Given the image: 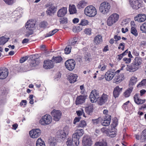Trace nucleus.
Wrapping results in <instances>:
<instances>
[{
    "mask_svg": "<svg viewBox=\"0 0 146 146\" xmlns=\"http://www.w3.org/2000/svg\"><path fill=\"white\" fill-rule=\"evenodd\" d=\"M9 74L8 70L4 67L0 68V79H3L6 78Z\"/></svg>",
    "mask_w": 146,
    "mask_h": 146,
    "instance_id": "15",
    "label": "nucleus"
},
{
    "mask_svg": "<svg viewBox=\"0 0 146 146\" xmlns=\"http://www.w3.org/2000/svg\"><path fill=\"white\" fill-rule=\"evenodd\" d=\"M84 13L87 16L93 17L97 14L96 10L95 7L93 6L90 5L85 8Z\"/></svg>",
    "mask_w": 146,
    "mask_h": 146,
    "instance_id": "2",
    "label": "nucleus"
},
{
    "mask_svg": "<svg viewBox=\"0 0 146 146\" xmlns=\"http://www.w3.org/2000/svg\"><path fill=\"white\" fill-rule=\"evenodd\" d=\"M110 9V3L107 2H104L102 3L100 5L99 10L100 12L103 14L108 13Z\"/></svg>",
    "mask_w": 146,
    "mask_h": 146,
    "instance_id": "4",
    "label": "nucleus"
},
{
    "mask_svg": "<svg viewBox=\"0 0 146 146\" xmlns=\"http://www.w3.org/2000/svg\"><path fill=\"white\" fill-rule=\"evenodd\" d=\"M119 15L116 13L111 15L108 19L107 23L108 25L111 26L118 21L119 18Z\"/></svg>",
    "mask_w": 146,
    "mask_h": 146,
    "instance_id": "6",
    "label": "nucleus"
},
{
    "mask_svg": "<svg viewBox=\"0 0 146 146\" xmlns=\"http://www.w3.org/2000/svg\"><path fill=\"white\" fill-rule=\"evenodd\" d=\"M5 2L9 5H11L14 3V0H3Z\"/></svg>",
    "mask_w": 146,
    "mask_h": 146,
    "instance_id": "59",
    "label": "nucleus"
},
{
    "mask_svg": "<svg viewBox=\"0 0 146 146\" xmlns=\"http://www.w3.org/2000/svg\"><path fill=\"white\" fill-rule=\"evenodd\" d=\"M51 116L48 114L43 116L39 121L40 123L42 125H46L50 124L52 121Z\"/></svg>",
    "mask_w": 146,
    "mask_h": 146,
    "instance_id": "5",
    "label": "nucleus"
},
{
    "mask_svg": "<svg viewBox=\"0 0 146 146\" xmlns=\"http://www.w3.org/2000/svg\"><path fill=\"white\" fill-rule=\"evenodd\" d=\"M41 132L38 129H34L29 131L30 137L33 138H36L38 137L40 135Z\"/></svg>",
    "mask_w": 146,
    "mask_h": 146,
    "instance_id": "12",
    "label": "nucleus"
},
{
    "mask_svg": "<svg viewBox=\"0 0 146 146\" xmlns=\"http://www.w3.org/2000/svg\"><path fill=\"white\" fill-rule=\"evenodd\" d=\"M131 33L135 35V36H137L138 35V33L137 31L135 28L134 27H132L131 28Z\"/></svg>",
    "mask_w": 146,
    "mask_h": 146,
    "instance_id": "44",
    "label": "nucleus"
},
{
    "mask_svg": "<svg viewBox=\"0 0 146 146\" xmlns=\"http://www.w3.org/2000/svg\"><path fill=\"white\" fill-rule=\"evenodd\" d=\"M137 81V78L135 77H132L131 78L129 81V85L130 87V86H133L135 84Z\"/></svg>",
    "mask_w": 146,
    "mask_h": 146,
    "instance_id": "35",
    "label": "nucleus"
},
{
    "mask_svg": "<svg viewBox=\"0 0 146 146\" xmlns=\"http://www.w3.org/2000/svg\"><path fill=\"white\" fill-rule=\"evenodd\" d=\"M86 113L88 114H90L93 111V106L92 104H90L89 106L85 108Z\"/></svg>",
    "mask_w": 146,
    "mask_h": 146,
    "instance_id": "31",
    "label": "nucleus"
},
{
    "mask_svg": "<svg viewBox=\"0 0 146 146\" xmlns=\"http://www.w3.org/2000/svg\"><path fill=\"white\" fill-rule=\"evenodd\" d=\"M71 49V47L70 45L67 46L65 48V52L66 54H69L70 52Z\"/></svg>",
    "mask_w": 146,
    "mask_h": 146,
    "instance_id": "49",
    "label": "nucleus"
},
{
    "mask_svg": "<svg viewBox=\"0 0 146 146\" xmlns=\"http://www.w3.org/2000/svg\"><path fill=\"white\" fill-rule=\"evenodd\" d=\"M122 88H120L119 86H117L114 89L113 95L115 98L117 97L121 92Z\"/></svg>",
    "mask_w": 146,
    "mask_h": 146,
    "instance_id": "25",
    "label": "nucleus"
},
{
    "mask_svg": "<svg viewBox=\"0 0 146 146\" xmlns=\"http://www.w3.org/2000/svg\"><path fill=\"white\" fill-rule=\"evenodd\" d=\"M135 21L141 23L144 21L146 20V15L143 14H139L135 17Z\"/></svg>",
    "mask_w": 146,
    "mask_h": 146,
    "instance_id": "18",
    "label": "nucleus"
},
{
    "mask_svg": "<svg viewBox=\"0 0 146 146\" xmlns=\"http://www.w3.org/2000/svg\"><path fill=\"white\" fill-rule=\"evenodd\" d=\"M28 58V57L26 56L24 57H23L21 58L20 60V62L21 63H23L25 62L26 60H27Z\"/></svg>",
    "mask_w": 146,
    "mask_h": 146,
    "instance_id": "64",
    "label": "nucleus"
},
{
    "mask_svg": "<svg viewBox=\"0 0 146 146\" xmlns=\"http://www.w3.org/2000/svg\"><path fill=\"white\" fill-rule=\"evenodd\" d=\"M87 124L85 121L82 120L78 125V127H84L86 126Z\"/></svg>",
    "mask_w": 146,
    "mask_h": 146,
    "instance_id": "42",
    "label": "nucleus"
},
{
    "mask_svg": "<svg viewBox=\"0 0 146 146\" xmlns=\"http://www.w3.org/2000/svg\"><path fill=\"white\" fill-rule=\"evenodd\" d=\"M86 99V97L84 96H78L76 98L75 103L76 105L81 104L84 103Z\"/></svg>",
    "mask_w": 146,
    "mask_h": 146,
    "instance_id": "23",
    "label": "nucleus"
},
{
    "mask_svg": "<svg viewBox=\"0 0 146 146\" xmlns=\"http://www.w3.org/2000/svg\"><path fill=\"white\" fill-rule=\"evenodd\" d=\"M66 68L69 70H72L75 68V62L73 59L67 60L65 63Z\"/></svg>",
    "mask_w": 146,
    "mask_h": 146,
    "instance_id": "11",
    "label": "nucleus"
},
{
    "mask_svg": "<svg viewBox=\"0 0 146 146\" xmlns=\"http://www.w3.org/2000/svg\"><path fill=\"white\" fill-rule=\"evenodd\" d=\"M124 44V43L123 42L120 43L118 47V48L119 49H121L122 50H123L125 47Z\"/></svg>",
    "mask_w": 146,
    "mask_h": 146,
    "instance_id": "61",
    "label": "nucleus"
},
{
    "mask_svg": "<svg viewBox=\"0 0 146 146\" xmlns=\"http://www.w3.org/2000/svg\"><path fill=\"white\" fill-rule=\"evenodd\" d=\"M82 29L80 28L79 27H76L74 26L73 27V31L74 32L80 31Z\"/></svg>",
    "mask_w": 146,
    "mask_h": 146,
    "instance_id": "57",
    "label": "nucleus"
},
{
    "mask_svg": "<svg viewBox=\"0 0 146 146\" xmlns=\"http://www.w3.org/2000/svg\"><path fill=\"white\" fill-rule=\"evenodd\" d=\"M35 24L32 21L28 20L26 23L25 27L28 30L27 34L29 35L33 34V30Z\"/></svg>",
    "mask_w": 146,
    "mask_h": 146,
    "instance_id": "8",
    "label": "nucleus"
},
{
    "mask_svg": "<svg viewBox=\"0 0 146 146\" xmlns=\"http://www.w3.org/2000/svg\"><path fill=\"white\" fill-rule=\"evenodd\" d=\"M57 141L56 138L54 137L49 139L48 144L49 146H56Z\"/></svg>",
    "mask_w": 146,
    "mask_h": 146,
    "instance_id": "27",
    "label": "nucleus"
},
{
    "mask_svg": "<svg viewBox=\"0 0 146 146\" xmlns=\"http://www.w3.org/2000/svg\"><path fill=\"white\" fill-rule=\"evenodd\" d=\"M146 85V79L142 80L137 85V87H140Z\"/></svg>",
    "mask_w": 146,
    "mask_h": 146,
    "instance_id": "50",
    "label": "nucleus"
},
{
    "mask_svg": "<svg viewBox=\"0 0 146 146\" xmlns=\"http://www.w3.org/2000/svg\"><path fill=\"white\" fill-rule=\"evenodd\" d=\"M91 102L92 103L96 102L99 98V93L98 91L94 90L92 91L89 96Z\"/></svg>",
    "mask_w": 146,
    "mask_h": 146,
    "instance_id": "9",
    "label": "nucleus"
},
{
    "mask_svg": "<svg viewBox=\"0 0 146 146\" xmlns=\"http://www.w3.org/2000/svg\"><path fill=\"white\" fill-rule=\"evenodd\" d=\"M60 24H66L68 22V19L66 18H62L60 19Z\"/></svg>",
    "mask_w": 146,
    "mask_h": 146,
    "instance_id": "51",
    "label": "nucleus"
},
{
    "mask_svg": "<svg viewBox=\"0 0 146 146\" xmlns=\"http://www.w3.org/2000/svg\"><path fill=\"white\" fill-rule=\"evenodd\" d=\"M69 11L70 14H74L76 12V9L75 6L72 5L69 7Z\"/></svg>",
    "mask_w": 146,
    "mask_h": 146,
    "instance_id": "39",
    "label": "nucleus"
},
{
    "mask_svg": "<svg viewBox=\"0 0 146 146\" xmlns=\"http://www.w3.org/2000/svg\"><path fill=\"white\" fill-rule=\"evenodd\" d=\"M102 120V118L101 117H100L98 118L97 119H92V122L93 123V124L94 125L100 123V122L101 123V120Z\"/></svg>",
    "mask_w": 146,
    "mask_h": 146,
    "instance_id": "45",
    "label": "nucleus"
},
{
    "mask_svg": "<svg viewBox=\"0 0 146 146\" xmlns=\"http://www.w3.org/2000/svg\"><path fill=\"white\" fill-rule=\"evenodd\" d=\"M36 146H46L45 142L40 138H39L36 142Z\"/></svg>",
    "mask_w": 146,
    "mask_h": 146,
    "instance_id": "32",
    "label": "nucleus"
},
{
    "mask_svg": "<svg viewBox=\"0 0 146 146\" xmlns=\"http://www.w3.org/2000/svg\"><path fill=\"white\" fill-rule=\"evenodd\" d=\"M56 8L54 6L51 7L49 8L46 11L47 14L49 15H51L56 11Z\"/></svg>",
    "mask_w": 146,
    "mask_h": 146,
    "instance_id": "30",
    "label": "nucleus"
},
{
    "mask_svg": "<svg viewBox=\"0 0 146 146\" xmlns=\"http://www.w3.org/2000/svg\"><path fill=\"white\" fill-rule=\"evenodd\" d=\"M121 38V37H114V38H112L109 41V43L112 44L114 43V41H117L118 40H119Z\"/></svg>",
    "mask_w": 146,
    "mask_h": 146,
    "instance_id": "46",
    "label": "nucleus"
},
{
    "mask_svg": "<svg viewBox=\"0 0 146 146\" xmlns=\"http://www.w3.org/2000/svg\"><path fill=\"white\" fill-rule=\"evenodd\" d=\"M86 3L84 1H82L79 2L78 6L80 8L83 7V6H85Z\"/></svg>",
    "mask_w": 146,
    "mask_h": 146,
    "instance_id": "52",
    "label": "nucleus"
},
{
    "mask_svg": "<svg viewBox=\"0 0 146 146\" xmlns=\"http://www.w3.org/2000/svg\"><path fill=\"white\" fill-rule=\"evenodd\" d=\"M48 25L47 22L45 21H42L40 22L39 24V27L43 29L47 27Z\"/></svg>",
    "mask_w": 146,
    "mask_h": 146,
    "instance_id": "40",
    "label": "nucleus"
},
{
    "mask_svg": "<svg viewBox=\"0 0 146 146\" xmlns=\"http://www.w3.org/2000/svg\"><path fill=\"white\" fill-rule=\"evenodd\" d=\"M76 113L79 116H80L83 114V116L85 117H86V116L85 115L84 110H81L77 111H76Z\"/></svg>",
    "mask_w": 146,
    "mask_h": 146,
    "instance_id": "56",
    "label": "nucleus"
},
{
    "mask_svg": "<svg viewBox=\"0 0 146 146\" xmlns=\"http://www.w3.org/2000/svg\"><path fill=\"white\" fill-rule=\"evenodd\" d=\"M84 133V130L79 129L75 130L72 135V139L69 137L67 139L66 144L67 146H77L79 144V139Z\"/></svg>",
    "mask_w": 146,
    "mask_h": 146,
    "instance_id": "1",
    "label": "nucleus"
},
{
    "mask_svg": "<svg viewBox=\"0 0 146 146\" xmlns=\"http://www.w3.org/2000/svg\"><path fill=\"white\" fill-rule=\"evenodd\" d=\"M139 94H136L134 96V101L137 104H141L144 103L145 101V100H141L139 98Z\"/></svg>",
    "mask_w": 146,
    "mask_h": 146,
    "instance_id": "26",
    "label": "nucleus"
},
{
    "mask_svg": "<svg viewBox=\"0 0 146 146\" xmlns=\"http://www.w3.org/2000/svg\"><path fill=\"white\" fill-rule=\"evenodd\" d=\"M82 143L84 146H91L92 144V142L90 137L87 135L84 136L82 140Z\"/></svg>",
    "mask_w": 146,
    "mask_h": 146,
    "instance_id": "16",
    "label": "nucleus"
},
{
    "mask_svg": "<svg viewBox=\"0 0 146 146\" xmlns=\"http://www.w3.org/2000/svg\"><path fill=\"white\" fill-rule=\"evenodd\" d=\"M94 146H106V143L105 142H97L96 143Z\"/></svg>",
    "mask_w": 146,
    "mask_h": 146,
    "instance_id": "53",
    "label": "nucleus"
},
{
    "mask_svg": "<svg viewBox=\"0 0 146 146\" xmlns=\"http://www.w3.org/2000/svg\"><path fill=\"white\" fill-rule=\"evenodd\" d=\"M113 70L111 69L106 72L105 77L107 81H109L112 80L115 75V72Z\"/></svg>",
    "mask_w": 146,
    "mask_h": 146,
    "instance_id": "14",
    "label": "nucleus"
},
{
    "mask_svg": "<svg viewBox=\"0 0 146 146\" xmlns=\"http://www.w3.org/2000/svg\"><path fill=\"white\" fill-rule=\"evenodd\" d=\"M111 116L109 115H105L104 117L102 118L101 123L104 126H108L109 125L111 120Z\"/></svg>",
    "mask_w": 146,
    "mask_h": 146,
    "instance_id": "13",
    "label": "nucleus"
},
{
    "mask_svg": "<svg viewBox=\"0 0 146 146\" xmlns=\"http://www.w3.org/2000/svg\"><path fill=\"white\" fill-rule=\"evenodd\" d=\"M84 59L85 60L88 62H90L91 60V58L88 55L85 56Z\"/></svg>",
    "mask_w": 146,
    "mask_h": 146,
    "instance_id": "63",
    "label": "nucleus"
},
{
    "mask_svg": "<svg viewBox=\"0 0 146 146\" xmlns=\"http://www.w3.org/2000/svg\"><path fill=\"white\" fill-rule=\"evenodd\" d=\"M131 7L134 10H137L143 7L142 0H129Z\"/></svg>",
    "mask_w": 146,
    "mask_h": 146,
    "instance_id": "3",
    "label": "nucleus"
},
{
    "mask_svg": "<svg viewBox=\"0 0 146 146\" xmlns=\"http://www.w3.org/2000/svg\"><path fill=\"white\" fill-rule=\"evenodd\" d=\"M67 12V7H63L59 10L57 12V16L59 17H63L65 16Z\"/></svg>",
    "mask_w": 146,
    "mask_h": 146,
    "instance_id": "21",
    "label": "nucleus"
},
{
    "mask_svg": "<svg viewBox=\"0 0 146 146\" xmlns=\"http://www.w3.org/2000/svg\"><path fill=\"white\" fill-rule=\"evenodd\" d=\"M43 67L46 69H50L53 67L54 66V63L52 60H44Z\"/></svg>",
    "mask_w": 146,
    "mask_h": 146,
    "instance_id": "17",
    "label": "nucleus"
},
{
    "mask_svg": "<svg viewBox=\"0 0 146 146\" xmlns=\"http://www.w3.org/2000/svg\"><path fill=\"white\" fill-rule=\"evenodd\" d=\"M58 30L57 29H55L53 30L51 32H49L48 35L46 36H50L53 35L55 33L58 31Z\"/></svg>",
    "mask_w": 146,
    "mask_h": 146,
    "instance_id": "54",
    "label": "nucleus"
},
{
    "mask_svg": "<svg viewBox=\"0 0 146 146\" xmlns=\"http://www.w3.org/2000/svg\"><path fill=\"white\" fill-rule=\"evenodd\" d=\"M142 58L140 57H136L134 59L133 63L139 68L142 63Z\"/></svg>",
    "mask_w": 146,
    "mask_h": 146,
    "instance_id": "28",
    "label": "nucleus"
},
{
    "mask_svg": "<svg viewBox=\"0 0 146 146\" xmlns=\"http://www.w3.org/2000/svg\"><path fill=\"white\" fill-rule=\"evenodd\" d=\"M62 58L60 56H53L52 60L53 62L56 63H59L62 60Z\"/></svg>",
    "mask_w": 146,
    "mask_h": 146,
    "instance_id": "34",
    "label": "nucleus"
},
{
    "mask_svg": "<svg viewBox=\"0 0 146 146\" xmlns=\"http://www.w3.org/2000/svg\"><path fill=\"white\" fill-rule=\"evenodd\" d=\"M33 95H30L29 96V103L30 104H34V100H33Z\"/></svg>",
    "mask_w": 146,
    "mask_h": 146,
    "instance_id": "60",
    "label": "nucleus"
},
{
    "mask_svg": "<svg viewBox=\"0 0 146 146\" xmlns=\"http://www.w3.org/2000/svg\"><path fill=\"white\" fill-rule=\"evenodd\" d=\"M84 32L87 35H90L92 33V29L90 28H86L84 30Z\"/></svg>",
    "mask_w": 146,
    "mask_h": 146,
    "instance_id": "48",
    "label": "nucleus"
},
{
    "mask_svg": "<svg viewBox=\"0 0 146 146\" xmlns=\"http://www.w3.org/2000/svg\"><path fill=\"white\" fill-rule=\"evenodd\" d=\"M102 41V37H95L94 42L98 45L101 43Z\"/></svg>",
    "mask_w": 146,
    "mask_h": 146,
    "instance_id": "38",
    "label": "nucleus"
},
{
    "mask_svg": "<svg viewBox=\"0 0 146 146\" xmlns=\"http://www.w3.org/2000/svg\"><path fill=\"white\" fill-rule=\"evenodd\" d=\"M89 21L87 20L86 19H82L81 20L80 25L82 26H86L88 25Z\"/></svg>",
    "mask_w": 146,
    "mask_h": 146,
    "instance_id": "41",
    "label": "nucleus"
},
{
    "mask_svg": "<svg viewBox=\"0 0 146 146\" xmlns=\"http://www.w3.org/2000/svg\"><path fill=\"white\" fill-rule=\"evenodd\" d=\"M108 96L106 94H103L102 96L98 98V102L99 105H102L107 100Z\"/></svg>",
    "mask_w": 146,
    "mask_h": 146,
    "instance_id": "20",
    "label": "nucleus"
},
{
    "mask_svg": "<svg viewBox=\"0 0 146 146\" xmlns=\"http://www.w3.org/2000/svg\"><path fill=\"white\" fill-rule=\"evenodd\" d=\"M37 59L36 58L35 60H32L31 61L30 65L31 66H35L38 64V62H36V60Z\"/></svg>",
    "mask_w": 146,
    "mask_h": 146,
    "instance_id": "55",
    "label": "nucleus"
},
{
    "mask_svg": "<svg viewBox=\"0 0 146 146\" xmlns=\"http://www.w3.org/2000/svg\"><path fill=\"white\" fill-rule=\"evenodd\" d=\"M78 76L76 74H70L68 76V79L70 83H74L77 81Z\"/></svg>",
    "mask_w": 146,
    "mask_h": 146,
    "instance_id": "24",
    "label": "nucleus"
},
{
    "mask_svg": "<svg viewBox=\"0 0 146 146\" xmlns=\"http://www.w3.org/2000/svg\"><path fill=\"white\" fill-rule=\"evenodd\" d=\"M123 60L125 62V64H128L131 62V58H124L123 59Z\"/></svg>",
    "mask_w": 146,
    "mask_h": 146,
    "instance_id": "58",
    "label": "nucleus"
},
{
    "mask_svg": "<svg viewBox=\"0 0 146 146\" xmlns=\"http://www.w3.org/2000/svg\"><path fill=\"white\" fill-rule=\"evenodd\" d=\"M139 68L133 62L130 65H127L126 68V70L130 72H135Z\"/></svg>",
    "mask_w": 146,
    "mask_h": 146,
    "instance_id": "19",
    "label": "nucleus"
},
{
    "mask_svg": "<svg viewBox=\"0 0 146 146\" xmlns=\"http://www.w3.org/2000/svg\"><path fill=\"white\" fill-rule=\"evenodd\" d=\"M62 113L59 110H53L51 112V115L53 117L54 120L56 121H58L61 117Z\"/></svg>",
    "mask_w": 146,
    "mask_h": 146,
    "instance_id": "10",
    "label": "nucleus"
},
{
    "mask_svg": "<svg viewBox=\"0 0 146 146\" xmlns=\"http://www.w3.org/2000/svg\"><path fill=\"white\" fill-rule=\"evenodd\" d=\"M129 19H126L123 21L121 22V25L123 27L126 26L128 24Z\"/></svg>",
    "mask_w": 146,
    "mask_h": 146,
    "instance_id": "47",
    "label": "nucleus"
},
{
    "mask_svg": "<svg viewBox=\"0 0 146 146\" xmlns=\"http://www.w3.org/2000/svg\"><path fill=\"white\" fill-rule=\"evenodd\" d=\"M124 75L123 74H121L120 75L116 76L113 79V82L116 84L120 83L124 79Z\"/></svg>",
    "mask_w": 146,
    "mask_h": 146,
    "instance_id": "22",
    "label": "nucleus"
},
{
    "mask_svg": "<svg viewBox=\"0 0 146 146\" xmlns=\"http://www.w3.org/2000/svg\"><path fill=\"white\" fill-rule=\"evenodd\" d=\"M19 33L18 31L9 32L6 33V35L4 36H11L17 35Z\"/></svg>",
    "mask_w": 146,
    "mask_h": 146,
    "instance_id": "37",
    "label": "nucleus"
},
{
    "mask_svg": "<svg viewBox=\"0 0 146 146\" xmlns=\"http://www.w3.org/2000/svg\"><path fill=\"white\" fill-rule=\"evenodd\" d=\"M107 67L106 64L103 62H100L98 66V68L102 71L105 70Z\"/></svg>",
    "mask_w": 146,
    "mask_h": 146,
    "instance_id": "33",
    "label": "nucleus"
},
{
    "mask_svg": "<svg viewBox=\"0 0 146 146\" xmlns=\"http://www.w3.org/2000/svg\"><path fill=\"white\" fill-rule=\"evenodd\" d=\"M9 38L5 37H0V45H4L9 40Z\"/></svg>",
    "mask_w": 146,
    "mask_h": 146,
    "instance_id": "36",
    "label": "nucleus"
},
{
    "mask_svg": "<svg viewBox=\"0 0 146 146\" xmlns=\"http://www.w3.org/2000/svg\"><path fill=\"white\" fill-rule=\"evenodd\" d=\"M69 133L68 129L67 127H64L63 130H60L58 132L59 138L60 139V141H64L66 139L67 136Z\"/></svg>",
    "mask_w": 146,
    "mask_h": 146,
    "instance_id": "7",
    "label": "nucleus"
},
{
    "mask_svg": "<svg viewBox=\"0 0 146 146\" xmlns=\"http://www.w3.org/2000/svg\"><path fill=\"white\" fill-rule=\"evenodd\" d=\"M133 89L132 86L128 88L123 93V96L126 98L129 97L132 92Z\"/></svg>",
    "mask_w": 146,
    "mask_h": 146,
    "instance_id": "29",
    "label": "nucleus"
},
{
    "mask_svg": "<svg viewBox=\"0 0 146 146\" xmlns=\"http://www.w3.org/2000/svg\"><path fill=\"white\" fill-rule=\"evenodd\" d=\"M108 134L109 135L110 137H113L115 136L116 133L115 132L110 131L108 133Z\"/></svg>",
    "mask_w": 146,
    "mask_h": 146,
    "instance_id": "62",
    "label": "nucleus"
},
{
    "mask_svg": "<svg viewBox=\"0 0 146 146\" xmlns=\"http://www.w3.org/2000/svg\"><path fill=\"white\" fill-rule=\"evenodd\" d=\"M140 29L143 33H146V22L144 23L141 26Z\"/></svg>",
    "mask_w": 146,
    "mask_h": 146,
    "instance_id": "43",
    "label": "nucleus"
}]
</instances>
